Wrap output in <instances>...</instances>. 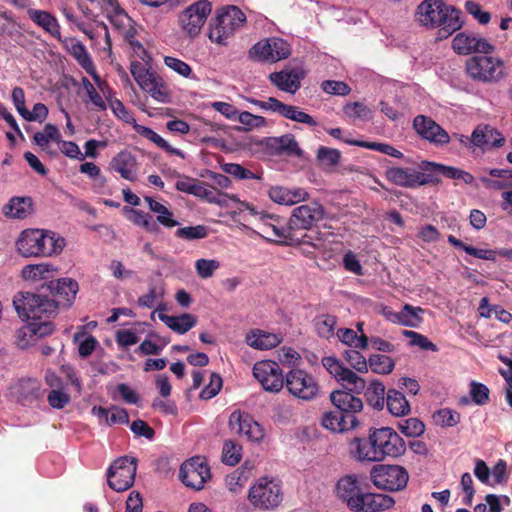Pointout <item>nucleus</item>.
I'll list each match as a JSON object with an SVG mask.
<instances>
[{
    "mask_svg": "<svg viewBox=\"0 0 512 512\" xmlns=\"http://www.w3.org/2000/svg\"><path fill=\"white\" fill-rule=\"evenodd\" d=\"M378 441L377 428L371 429L367 439L356 437L351 441V452L360 461L379 462L380 459L373 457L375 456L374 450L379 449Z\"/></svg>",
    "mask_w": 512,
    "mask_h": 512,
    "instance_id": "nucleus-26",
    "label": "nucleus"
},
{
    "mask_svg": "<svg viewBox=\"0 0 512 512\" xmlns=\"http://www.w3.org/2000/svg\"><path fill=\"white\" fill-rule=\"evenodd\" d=\"M55 270L53 266L45 263L29 264L23 267L21 275L26 280H38L45 278L46 274Z\"/></svg>",
    "mask_w": 512,
    "mask_h": 512,
    "instance_id": "nucleus-46",
    "label": "nucleus"
},
{
    "mask_svg": "<svg viewBox=\"0 0 512 512\" xmlns=\"http://www.w3.org/2000/svg\"><path fill=\"white\" fill-rule=\"evenodd\" d=\"M248 500L257 509L269 510L281 504L283 492L273 479L262 477L249 489Z\"/></svg>",
    "mask_w": 512,
    "mask_h": 512,
    "instance_id": "nucleus-7",
    "label": "nucleus"
},
{
    "mask_svg": "<svg viewBox=\"0 0 512 512\" xmlns=\"http://www.w3.org/2000/svg\"><path fill=\"white\" fill-rule=\"evenodd\" d=\"M65 239L50 230L26 229L16 241L19 254L25 258L48 257L62 252Z\"/></svg>",
    "mask_w": 512,
    "mask_h": 512,
    "instance_id": "nucleus-3",
    "label": "nucleus"
},
{
    "mask_svg": "<svg viewBox=\"0 0 512 512\" xmlns=\"http://www.w3.org/2000/svg\"><path fill=\"white\" fill-rule=\"evenodd\" d=\"M229 428L251 442H260L265 435L263 427L247 412L236 410L231 413Z\"/></svg>",
    "mask_w": 512,
    "mask_h": 512,
    "instance_id": "nucleus-17",
    "label": "nucleus"
},
{
    "mask_svg": "<svg viewBox=\"0 0 512 512\" xmlns=\"http://www.w3.org/2000/svg\"><path fill=\"white\" fill-rule=\"evenodd\" d=\"M269 198L281 205H294L309 198L308 192L303 188H287L284 186H272L268 190Z\"/></svg>",
    "mask_w": 512,
    "mask_h": 512,
    "instance_id": "nucleus-28",
    "label": "nucleus"
},
{
    "mask_svg": "<svg viewBox=\"0 0 512 512\" xmlns=\"http://www.w3.org/2000/svg\"><path fill=\"white\" fill-rule=\"evenodd\" d=\"M236 119L244 126V130L246 131H250L266 125V120L264 117L254 115L248 111L239 113Z\"/></svg>",
    "mask_w": 512,
    "mask_h": 512,
    "instance_id": "nucleus-59",
    "label": "nucleus"
},
{
    "mask_svg": "<svg viewBox=\"0 0 512 512\" xmlns=\"http://www.w3.org/2000/svg\"><path fill=\"white\" fill-rule=\"evenodd\" d=\"M225 173L233 175L236 179H261L262 173H255L237 163L226 162L223 166Z\"/></svg>",
    "mask_w": 512,
    "mask_h": 512,
    "instance_id": "nucleus-51",
    "label": "nucleus"
},
{
    "mask_svg": "<svg viewBox=\"0 0 512 512\" xmlns=\"http://www.w3.org/2000/svg\"><path fill=\"white\" fill-rule=\"evenodd\" d=\"M321 88L331 95L346 96L351 92V88L343 81L325 80Z\"/></svg>",
    "mask_w": 512,
    "mask_h": 512,
    "instance_id": "nucleus-64",
    "label": "nucleus"
},
{
    "mask_svg": "<svg viewBox=\"0 0 512 512\" xmlns=\"http://www.w3.org/2000/svg\"><path fill=\"white\" fill-rule=\"evenodd\" d=\"M136 471V458L128 456L117 458L107 470L109 487L117 492L128 490L134 484Z\"/></svg>",
    "mask_w": 512,
    "mask_h": 512,
    "instance_id": "nucleus-9",
    "label": "nucleus"
},
{
    "mask_svg": "<svg viewBox=\"0 0 512 512\" xmlns=\"http://www.w3.org/2000/svg\"><path fill=\"white\" fill-rule=\"evenodd\" d=\"M394 366L393 359L387 355L372 354L368 359V367L378 374H390Z\"/></svg>",
    "mask_w": 512,
    "mask_h": 512,
    "instance_id": "nucleus-43",
    "label": "nucleus"
},
{
    "mask_svg": "<svg viewBox=\"0 0 512 512\" xmlns=\"http://www.w3.org/2000/svg\"><path fill=\"white\" fill-rule=\"evenodd\" d=\"M423 312L424 310L420 307L405 304L400 312L390 313L387 317L394 323L415 328L422 322L419 314Z\"/></svg>",
    "mask_w": 512,
    "mask_h": 512,
    "instance_id": "nucleus-34",
    "label": "nucleus"
},
{
    "mask_svg": "<svg viewBox=\"0 0 512 512\" xmlns=\"http://www.w3.org/2000/svg\"><path fill=\"white\" fill-rule=\"evenodd\" d=\"M158 318L172 331L178 334H185L197 323V318L189 313H183L179 316H170L165 313H159Z\"/></svg>",
    "mask_w": 512,
    "mask_h": 512,
    "instance_id": "nucleus-33",
    "label": "nucleus"
},
{
    "mask_svg": "<svg viewBox=\"0 0 512 512\" xmlns=\"http://www.w3.org/2000/svg\"><path fill=\"white\" fill-rule=\"evenodd\" d=\"M336 493L339 499L345 502L351 511H354L358 507L360 497L364 492L355 475H346L338 480Z\"/></svg>",
    "mask_w": 512,
    "mask_h": 512,
    "instance_id": "nucleus-25",
    "label": "nucleus"
},
{
    "mask_svg": "<svg viewBox=\"0 0 512 512\" xmlns=\"http://www.w3.org/2000/svg\"><path fill=\"white\" fill-rule=\"evenodd\" d=\"M73 52L74 55L78 61V63L84 68L87 73H89L96 81L99 79V77L95 74V69L93 62L87 53L84 45L82 44H76L73 46Z\"/></svg>",
    "mask_w": 512,
    "mask_h": 512,
    "instance_id": "nucleus-54",
    "label": "nucleus"
},
{
    "mask_svg": "<svg viewBox=\"0 0 512 512\" xmlns=\"http://www.w3.org/2000/svg\"><path fill=\"white\" fill-rule=\"evenodd\" d=\"M29 18L51 36L59 39L61 36L60 25L57 19L49 12L37 9H28Z\"/></svg>",
    "mask_w": 512,
    "mask_h": 512,
    "instance_id": "nucleus-31",
    "label": "nucleus"
},
{
    "mask_svg": "<svg viewBox=\"0 0 512 512\" xmlns=\"http://www.w3.org/2000/svg\"><path fill=\"white\" fill-rule=\"evenodd\" d=\"M266 149L273 155H285L288 157L302 158L303 150L293 134H285L279 137H268L264 140Z\"/></svg>",
    "mask_w": 512,
    "mask_h": 512,
    "instance_id": "nucleus-24",
    "label": "nucleus"
},
{
    "mask_svg": "<svg viewBox=\"0 0 512 512\" xmlns=\"http://www.w3.org/2000/svg\"><path fill=\"white\" fill-rule=\"evenodd\" d=\"M58 136L59 131L57 127L52 124H47L42 132L34 134L33 139L37 145L44 147L48 145L50 141L57 140Z\"/></svg>",
    "mask_w": 512,
    "mask_h": 512,
    "instance_id": "nucleus-62",
    "label": "nucleus"
},
{
    "mask_svg": "<svg viewBox=\"0 0 512 512\" xmlns=\"http://www.w3.org/2000/svg\"><path fill=\"white\" fill-rule=\"evenodd\" d=\"M252 59L276 62L290 55L289 44L280 38L259 41L249 51Z\"/></svg>",
    "mask_w": 512,
    "mask_h": 512,
    "instance_id": "nucleus-16",
    "label": "nucleus"
},
{
    "mask_svg": "<svg viewBox=\"0 0 512 512\" xmlns=\"http://www.w3.org/2000/svg\"><path fill=\"white\" fill-rule=\"evenodd\" d=\"M209 477L210 468L199 456L186 460L179 470L182 483L195 490H201Z\"/></svg>",
    "mask_w": 512,
    "mask_h": 512,
    "instance_id": "nucleus-13",
    "label": "nucleus"
},
{
    "mask_svg": "<svg viewBox=\"0 0 512 512\" xmlns=\"http://www.w3.org/2000/svg\"><path fill=\"white\" fill-rule=\"evenodd\" d=\"M378 448L374 450L376 459L384 460L386 457L397 458L406 451V443L403 438L390 427L377 428Z\"/></svg>",
    "mask_w": 512,
    "mask_h": 512,
    "instance_id": "nucleus-15",
    "label": "nucleus"
},
{
    "mask_svg": "<svg viewBox=\"0 0 512 512\" xmlns=\"http://www.w3.org/2000/svg\"><path fill=\"white\" fill-rule=\"evenodd\" d=\"M413 127L423 138L434 144L442 145L449 142L448 133L432 118L418 115L413 121Z\"/></svg>",
    "mask_w": 512,
    "mask_h": 512,
    "instance_id": "nucleus-22",
    "label": "nucleus"
},
{
    "mask_svg": "<svg viewBox=\"0 0 512 512\" xmlns=\"http://www.w3.org/2000/svg\"><path fill=\"white\" fill-rule=\"evenodd\" d=\"M246 341L253 348L268 350L276 347L281 342V338L273 333L255 330L247 335Z\"/></svg>",
    "mask_w": 512,
    "mask_h": 512,
    "instance_id": "nucleus-37",
    "label": "nucleus"
},
{
    "mask_svg": "<svg viewBox=\"0 0 512 512\" xmlns=\"http://www.w3.org/2000/svg\"><path fill=\"white\" fill-rule=\"evenodd\" d=\"M270 81L280 90L294 94L300 88V80L296 73L274 72L269 75Z\"/></svg>",
    "mask_w": 512,
    "mask_h": 512,
    "instance_id": "nucleus-40",
    "label": "nucleus"
},
{
    "mask_svg": "<svg viewBox=\"0 0 512 512\" xmlns=\"http://www.w3.org/2000/svg\"><path fill=\"white\" fill-rule=\"evenodd\" d=\"M469 392L476 405L482 406L489 402L490 390L485 384L473 380L470 382Z\"/></svg>",
    "mask_w": 512,
    "mask_h": 512,
    "instance_id": "nucleus-55",
    "label": "nucleus"
},
{
    "mask_svg": "<svg viewBox=\"0 0 512 512\" xmlns=\"http://www.w3.org/2000/svg\"><path fill=\"white\" fill-rule=\"evenodd\" d=\"M175 188L180 192L194 195L209 203H211V201H217L216 198L214 197L217 188L211 186V184L208 185L205 182L199 181L194 178H179L175 183Z\"/></svg>",
    "mask_w": 512,
    "mask_h": 512,
    "instance_id": "nucleus-27",
    "label": "nucleus"
},
{
    "mask_svg": "<svg viewBox=\"0 0 512 512\" xmlns=\"http://www.w3.org/2000/svg\"><path fill=\"white\" fill-rule=\"evenodd\" d=\"M350 144L365 147L371 150L380 151L381 153L394 157L401 158L402 153L389 144L375 143V142H364V141H351Z\"/></svg>",
    "mask_w": 512,
    "mask_h": 512,
    "instance_id": "nucleus-57",
    "label": "nucleus"
},
{
    "mask_svg": "<svg viewBox=\"0 0 512 512\" xmlns=\"http://www.w3.org/2000/svg\"><path fill=\"white\" fill-rule=\"evenodd\" d=\"M242 447L232 440H227L223 444L222 462L229 466L237 465L242 457Z\"/></svg>",
    "mask_w": 512,
    "mask_h": 512,
    "instance_id": "nucleus-45",
    "label": "nucleus"
},
{
    "mask_svg": "<svg viewBox=\"0 0 512 512\" xmlns=\"http://www.w3.org/2000/svg\"><path fill=\"white\" fill-rule=\"evenodd\" d=\"M330 401L335 407V410L343 416H349L359 426L357 414L363 410V401L361 398L355 396L354 392L346 390H334L330 394Z\"/></svg>",
    "mask_w": 512,
    "mask_h": 512,
    "instance_id": "nucleus-19",
    "label": "nucleus"
},
{
    "mask_svg": "<svg viewBox=\"0 0 512 512\" xmlns=\"http://www.w3.org/2000/svg\"><path fill=\"white\" fill-rule=\"evenodd\" d=\"M403 335L407 338H410V344L412 346H418L423 350H429L433 352L438 351V347L436 346V344H434L426 336L418 332L412 330H404Z\"/></svg>",
    "mask_w": 512,
    "mask_h": 512,
    "instance_id": "nucleus-58",
    "label": "nucleus"
},
{
    "mask_svg": "<svg viewBox=\"0 0 512 512\" xmlns=\"http://www.w3.org/2000/svg\"><path fill=\"white\" fill-rule=\"evenodd\" d=\"M280 115L289 120L307 124L308 126L314 127L317 125V122L314 120L312 116L300 110L299 107L288 105L283 103L282 109L280 111Z\"/></svg>",
    "mask_w": 512,
    "mask_h": 512,
    "instance_id": "nucleus-42",
    "label": "nucleus"
},
{
    "mask_svg": "<svg viewBox=\"0 0 512 512\" xmlns=\"http://www.w3.org/2000/svg\"><path fill=\"white\" fill-rule=\"evenodd\" d=\"M337 323L336 317L333 315H320L314 319V326L317 334L322 337L329 339L334 335V328Z\"/></svg>",
    "mask_w": 512,
    "mask_h": 512,
    "instance_id": "nucleus-44",
    "label": "nucleus"
},
{
    "mask_svg": "<svg viewBox=\"0 0 512 512\" xmlns=\"http://www.w3.org/2000/svg\"><path fill=\"white\" fill-rule=\"evenodd\" d=\"M239 211H248L251 216L256 217L258 220V227L264 234H269L268 227L273 223V221H280V216L269 214L262 210H257L256 207L249 202H241Z\"/></svg>",
    "mask_w": 512,
    "mask_h": 512,
    "instance_id": "nucleus-41",
    "label": "nucleus"
},
{
    "mask_svg": "<svg viewBox=\"0 0 512 512\" xmlns=\"http://www.w3.org/2000/svg\"><path fill=\"white\" fill-rule=\"evenodd\" d=\"M220 267V263L215 259H198L195 262V270L201 279H208L213 276L215 271Z\"/></svg>",
    "mask_w": 512,
    "mask_h": 512,
    "instance_id": "nucleus-56",
    "label": "nucleus"
},
{
    "mask_svg": "<svg viewBox=\"0 0 512 512\" xmlns=\"http://www.w3.org/2000/svg\"><path fill=\"white\" fill-rule=\"evenodd\" d=\"M416 20L425 27H439L436 39L444 40L464 25L461 10L446 4L443 0H424L417 7Z\"/></svg>",
    "mask_w": 512,
    "mask_h": 512,
    "instance_id": "nucleus-2",
    "label": "nucleus"
},
{
    "mask_svg": "<svg viewBox=\"0 0 512 512\" xmlns=\"http://www.w3.org/2000/svg\"><path fill=\"white\" fill-rule=\"evenodd\" d=\"M324 217L323 206L317 202L301 205L293 209L289 218L292 231L310 230L312 226Z\"/></svg>",
    "mask_w": 512,
    "mask_h": 512,
    "instance_id": "nucleus-18",
    "label": "nucleus"
},
{
    "mask_svg": "<svg viewBox=\"0 0 512 512\" xmlns=\"http://www.w3.org/2000/svg\"><path fill=\"white\" fill-rule=\"evenodd\" d=\"M344 359L357 372L364 373L368 371V360L355 349H348L343 353Z\"/></svg>",
    "mask_w": 512,
    "mask_h": 512,
    "instance_id": "nucleus-53",
    "label": "nucleus"
},
{
    "mask_svg": "<svg viewBox=\"0 0 512 512\" xmlns=\"http://www.w3.org/2000/svg\"><path fill=\"white\" fill-rule=\"evenodd\" d=\"M321 424L332 432L343 433L357 428L356 422L349 416H343L336 410L325 412L321 418Z\"/></svg>",
    "mask_w": 512,
    "mask_h": 512,
    "instance_id": "nucleus-30",
    "label": "nucleus"
},
{
    "mask_svg": "<svg viewBox=\"0 0 512 512\" xmlns=\"http://www.w3.org/2000/svg\"><path fill=\"white\" fill-rule=\"evenodd\" d=\"M465 70L470 78L483 83H496L505 77L504 62L487 54L467 59Z\"/></svg>",
    "mask_w": 512,
    "mask_h": 512,
    "instance_id": "nucleus-5",
    "label": "nucleus"
},
{
    "mask_svg": "<svg viewBox=\"0 0 512 512\" xmlns=\"http://www.w3.org/2000/svg\"><path fill=\"white\" fill-rule=\"evenodd\" d=\"M222 378L217 373H211L209 384L206 385L200 392V398L209 400L215 397L222 388Z\"/></svg>",
    "mask_w": 512,
    "mask_h": 512,
    "instance_id": "nucleus-61",
    "label": "nucleus"
},
{
    "mask_svg": "<svg viewBox=\"0 0 512 512\" xmlns=\"http://www.w3.org/2000/svg\"><path fill=\"white\" fill-rule=\"evenodd\" d=\"M136 162H113L111 170L118 172L122 178L134 181L137 179Z\"/></svg>",
    "mask_w": 512,
    "mask_h": 512,
    "instance_id": "nucleus-63",
    "label": "nucleus"
},
{
    "mask_svg": "<svg viewBox=\"0 0 512 512\" xmlns=\"http://www.w3.org/2000/svg\"><path fill=\"white\" fill-rule=\"evenodd\" d=\"M284 386L290 395L305 402L316 399L320 393V385L315 377L299 368H293L286 373Z\"/></svg>",
    "mask_w": 512,
    "mask_h": 512,
    "instance_id": "nucleus-6",
    "label": "nucleus"
},
{
    "mask_svg": "<svg viewBox=\"0 0 512 512\" xmlns=\"http://www.w3.org/2000/svg\"><path fill=\"white\" fill-rule=\"evenodd\" d=\"M344 113L351 119L369 121L372 119V111L361 102L347 103L344 106Z\"/></svg>",
    "mask_w": 512,
    "mask_h": 512,
    "instance_id": "nucleus-48",
    "label": "nucleus"
},
{
    "mask_svg": "<svg viewBox=\"0 0 512 512\" xmlns=\"http://www.w3.org/2000/svg\"><path fill=\"white\" fill-rule=\"evenodd\" d=\"M386 176L392 183L410 188L425 185L432 181L431 175L409 168H390L386 171Z\"/></svg>",
    "mask_w": 512,
    "mask_h": 512,
    "instance_id": "nucleus-23",
    "label": "nucleus"
},
{
    "mask_svg": "<svg viewBox=\"0 0 512 512\" xmlns=\"http://www.w3.org/2000/svg\"><path fill=\"white\" fill-rule=\"evenodd\" d=\"M437 425L441 427H454L461 419L460 413L450 408L438 410L433 416Z\"/></svg>",
    "mask_w": 512,
    "mask_h": 512,
    "instance_id": "nucleus-50",
    "label": "nucleus"
},
{
    "mask_svg": "<svg viewBox=\"0 0 512 512\" xmlns=\"http://www.w3.org/2000/svg\"><path fill=\"white\" fill-rule=\"evenodd\" d=\"M4 214L12 218L25 219L33 212L30 197H13L3 208Z\"/></svg>",
    "mask_w": 512,
    "mask_h": 512,
    "instance_id": "nucleus-35",
    "label": "nucleus"
},
{
    "mask_svg": "<svg viewBox=\"0 0 512 512\" xmlns=\"http://www.w3.org/2000/svg\"><path fill=\"white\" fill-rule=\"evenodd\" d=\"M370 478L378 489L394 492L406 487L409 475L402 466L379 464L371 469Z\"/></svg>",
    "mask_w": 512,
    "mask_h": 512,
    "instance_id": "nucleus-8",
    "label": "nucleus"
},
{
    "mask_svg": "<svg viewBox=\"0 0 512 512\" xmlns=\"http://www.w3.org/2000/svg\"><path fill=\"white\" fill-rule=\"evenodd\" d=\"M398 429L408 437H419L425 431L424 423L418 418L403 419L398 422Z\"/></svg>",
    "mask_w": 512,
    "mask_h": 512,
    "instance_id": "nucleus-47",
    "label": "nucleus"
},
{
    "mask_svg": "<svg viewBox=\"0 0 512 512\" xmlns=\"http://www.w3.org/2000/svg\"><path fill=\"white\" fill-rule=\"evenodd\" d=\"M175 235L187 241L203 239L208 236V228L205 225L186 226L177 229Z\"/></svg>",
    "mask_w": 512,
    "mask_h": 512,
    "instance_id": "nucleus-49",
    "label": "nucleus"
},
{
    "mask_svg": "<svg viewBox=\"0 0 512 512\" xmlns=\"http://www.w3.org/2000/svg\"><path fill=\"white\" fill-rule=\"evenodd\" d=\"M140 134L147 138L148 140L155 143L161 149L167 151L170 155H177L179 157H184V155L177 149L172 148L167 141H165L160 135H158L155 131L148 127H141Z\"/></svg>",
    "mask_w": 512,
    "mask_h": 512,
    "instance_id": "nucleus-52",
    "label": "nucleus"
},
{
    "mask_svg": "<svg viewBox=\"0 0 512 512\" xmlns=\"http://www.w3.org/2000/svg\"><path fill=\"white\" fill-rule=\"evenodd\" d=\"M452 49L458 55H471L475 53L490 54L495 51L487 39L469 31L459 32L452 40Z\"/></svg>",
    "mask_w": 512,
    "mask_h": 512,
    "instance_id": "nucleus-14",
    "label": "nucleus"
},
{
    "mask_svg": "<svg viewBox=\"0 0 512 512\" xmlns=\"http://www.w3.org/2000/svg\"><path fill=\"white\" fill-rule=\"evenodd\" d=\"M395 504L394 499L381 493H363L359 505L354 512H380L390 509Z\"/></svg>",
    "mask_w": 512,
    "mask_h": 512,
    "instance_id": "nucleus-29",
    "label": "nucleus"
},
{
    "mask_svg": "<svg viewBox=\"0 0 512 512\" xmlns=\"http://www.w3.org/2000/svg\"><path fill=\"white\" fill-rule=\"evenodd\" d=\"M245 22L246 16L238 7H225L212 19L208 37L213 43L227 46L229 39Z\"/></svg>",
    "mask_w": 512,
    "mask_h": 512,
    "instance_id": "nucleus-4",
    "label": "nucleus"
},
{
    "mask_svg": "<svg viewBox=\"0 0 512 512\" xmlns=\"http://www.w3.org/2000/svg\"><path fill=\"white\" fill-rule=\"evenodd\" d=\"M269 234H266V238L273 237L274 241L282 244V245H298L299 243H308L315 245L312 242V236L308 233H303L299 235L292 231L291 225H289V221L286 226H283V219L280 217V221H273V223L268 227Z\"/></svg>",
    "mask_w": 512,
    "mask_h": 512,
    "instance_id": "nucleus-21",
    "label": "nucleus"
},
{
    "mask_svg": "<svg viewBox=\"0 0 512 512\" xmlns=\"http://www.w3.org/2000/svg\"><path fill=\"white\" fill-rule=\"evenodd\" d=\"M386 405L388 411L394 416H403L410 411V404L405 395L396 389L388 390Z\"/></svg>",
    "mask_w": 512,
    "mask_h": 512,
    "instance_id": "nucleus-39",
    "label": "nucleus"
},
{
    "mask_svg": "<svg viewBox=\"0 0 512 512\" xmlns=\"http://www.w3.org/2000/svg\"><path fill=\"white\" fill-rule=\"evenodd\" d=\"M460 141L470 147H479L482 151H488L502 146L505 139L499 132L488 126H478L471 137L461 136Z\"/></svg>",
    "mask_w": 512,
    "mask_h": 512,
    "instance_id": "nucleus-20",
    "label": "nucleus"
},
{
    "mask_svg": "<svg viewBox=\"0 0 512 512\" xmlns=\"http://www.w3.org/2000/svg\"><path fill=\"white\" fill-rule=\"evenodd\" d=\"M51 314H43L41 317L38 318H28L27 316H20L22 319L25 320H31V322L19 330L18 332V338L20 339L21 336H27L30 337L36 336V337H44L47 335H50L53 330L54 326L52 322L50 321H41L43 317H49Z\"/></svg>",
    "mask_w": 512,
    "mask_h": 512,
    "instance_id": "nucleus-32",
    "label": "nucleus"
},
{
    "mask_svg": "<svg viewBox=\"0 0 512 512\" xmlns=\"http://www.w3.org/2000/svg\"><path fill=\"white\" fill-rule=\"evenodd\" d=\"M253 375L267 392L278 393L284 387V378L279 364L272 360H262L253 366Z\"/></svg>",
    "mask_w": 512,
    "mask_h": 512,
    "instance_id": "nucleus-12",
    "label": "nucleus"
},
{
    "mask_svg": "<svg viewBox=\"0 0 512 512\" xmlns=\"http://www.w3.org/2000/svg\"><path fill=\"white\" fill-rule=\"evenodd\" d=\"M366 402L375 410H382L386 403L385 386L379 380H373L364 390Z\"/></svg>",
    "mask_w": 512,
    "mask_h": 512,
    "instance_id": "nucleus-38",
    "label": "nucleus"
},
{
    "mask_svg": "<svg viewBox=\"0 0 512 512\" xmlns=\"http://www.w3.org/2000/svg\"><path fill=\"white\" fill-rule=\"evenodd\" d=\"M18 400L23 404L37 400L41 394V385L33 378L21 379L16 385Z\"/></svg>",
    "mask_w": 512,
    "mask_h": 512,
    "instance_id": "nucleus-36",
    "label": "nucleus"
},
{
    "mask_svg": "<svg viewBox=\"0 0 512 512\" xmlns=\"http://www.w3.org/2000/svg\"><path fill=\"white\" fill-rule=\"evenodd\" d=\"M150 96L160 103L169 102V91L163 80L158 77L156 81L146 90Z\"/></svg>",
    "mask_w": 512,
    "mask_h": 512,
    "instance_id": "nucleus-60",
    "label": "nucleus"
},
{
    "mask_svg": "<svg viewBox=\"0 0 512 512\" xmlns=\"http://www.w3.org/2000/svg\"><path fill=\"white\" fill-rule=\"evenodd\" d=\"M323 367L343 387L342 390L362 394L366 388V381L353 370L344 366L337 358L327 356L322 359Z\"/></svg>",
    "mask_w": 512,
    "mask_h": 512,
    "instance_id": "nucleus-10",
    "label": "nucleus"
},
{
    "mask_svg": "<svg viewBox=\"0 0 512 512\" xmlns=\"http://www.w3.org/2000/svg\"><path fill=\"white\" fill-rule=\"evenodd\" d=\"M211 11L212 6L208 0H199L179 14V25L190 37H196Z\"/></svg>",
    "mask_w": 512,
    "mask_h": 512,
    "instance_id": "nucleus-11",
    "label": "nucleus"
},
{
    "mask_svg": "<svg viewBox=\"0 0 512 512\" xmlns=\"http://www.w3.org/2000/svg\"><path fill=\"white\" fill-rule=\"evenodd\" d=\"M49 292L36 294L19 292L13 299V305L19 316L38 318L43 314H53L59 306L69 307L78 292V283L71 278H61L50 281L42 290Z\"/></svg>",
    "mask_w": 512,
    "mask_h": 512,
    "instance_id": "nucleus-1",
    "label": "nucleus"
}]
</instances>
